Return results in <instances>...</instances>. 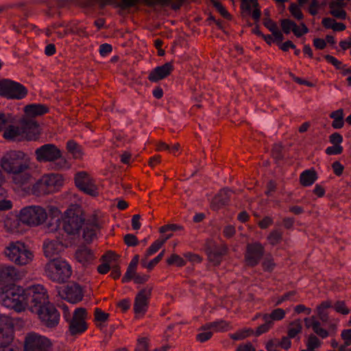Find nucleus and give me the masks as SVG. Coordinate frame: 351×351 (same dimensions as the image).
Here are the masks:
<instances>
[{"mask_svg":"<svg viewBox=\"0 0 351 351\" xmlns=\"http://www.w3.org/2000/svg\"><path fill=\"white\" fill-rule=\"evenodd\" d=\"M0 167L4 172L12 175V182L19 186L27 184L32 178L29 159L21 151L5 152L0 158Z\"/></svg>","mask_w":351,"mask_h":351,"instance_id":"f257e3e1","label":"nucleus"},{"mask_svg":"<svg viewBox=\"0 0 351 351\" xmlns=\"http://www.w3.org/2000/svg\"><path fill=\"white\" fill-rule=\"evenodd\" d=\"M61 221L64 232L72 238L86 237V213L80 205H71L57 220Z\"/></svg>","mask_w":351,"mask_h":351,"instance_id":"f03ea898","label":"nucleus"},{"mask_svg":"<svg viewBox=\"0 0 351 351\" xmlns=\"http://www.w3.org/2000/svg\"><path fill=\"white\" fill-rule=\"evenodd\" d=\"M0 304L16 312L25 311L27 302L25 300L24 289L14 285L1 287Z\"/></svg>","mask_w":351,"mask_h":351,"instance_id":"7ed1b4c3","label":"nucleus"},{"mask_svg":"<svg viewBox=\"0 0 351 351\" xmlns=\"http://www.w3.org/2000/svg\"><path fill=\"white\" fill-rule=\"evenodd\" d=\"M36 159L39 162H51V169L62 170L68 169L69 165L62 157L60 149L54 144H45L35 150Z\"/></svg>","mask_w":351,"mask_h":351,"instance_id":"20e7f679","label":"nucleus"},{"mask_svg":"<svg viewBox=\"0 0 351 351\" xmlns=\"http://www.w3.org/2000/svg\"><path fill=\"white\" fill-rule=\"evenodd\" d=\"M72 273L71 265L62 258H52L45 266V276L57 283L66 282L71 278Z\"/></svg>","mask_w":351,"mask_h":351,"instance_id":"39448f33","label":"nucleus"},{"mask_svg":"<svg viewBox=\"0 0 351 351\" xmlns=\"http://www.w3.org/2000/svg\"><path fill=\"white\" fill-rule=\"evenodd\" d=\"M3 254L8 260L19 266L29 264L34 259V254L22 242H10L4 249Z\"/></svg>","mask_w":351,"mask_h":351,"instance_id":"423d86ee","label":"nucleus"},{"mask_svg":"<svg viewBox=\"0 0 351 351\" xmlns=\"http://www.w3.org/2000/svg\"><path fill=\"white\" fill-rule=\"evenodd\" d=\"M63 178L60 174H44L32 187V194L43 196L55 193L63 185Z\"/></svg>","mask_w":351,"mask_h":351,"instance_id":"0eeeda50","label":"nucleus"},{"mask_svg":"<svg viewBox=\"0 0 351 351\" xmlns=\"http://www.w3.org/2000/svg\"><path fill=\"white\" fill-rule=\"evenodd\" d=\"M25 291V300L27 302V307L32 312L50 304L47 289L42 285H34L27 288Z\"/></svg>","mask_w":351,"mask_h":351,"instance_id":"6e6552de","label":"nucleus"},{"mask_svg":"<svg viewBox=\"0 0 351 351\" xmlns=\"http://www.w3.org/2000/svg\"><path fill=\"white\" fill-rule=\"evenodd\" d=\"M63 317L69 322V332L72 335H79L84 332L87 325L86 319L87 316L86 309L84 308H77L73 313V317L71 318V313L66 306H63Z\"/></svg>","mask_w":351,"mask_h":351,"instance_id":"1a4fd4ad","label":"nucleus"},{"mask_svg":"<svg viewBox=\"0 0 351 351\" xmlns=\"http://www.w3.org/2000/svg\"><path fill=\"white\" fill-rule=\"evenodd\" d=\"M47 219L46 210L40 206H29L22 208L19 213V219L23 223L32 226H38Z\"/></svg>","mask_w":351,"mask_h":351,"instance_id":"9d476101","label":"nucleus"},{"mask_svg":"<svg viewBox=\"0 0 351 351\" xmlns=\"http://www.w3.org/2000/svg\"><path fill=\"white\" fill-rule=\"evenodd\" d=\"M27 94V88L21 84L8 79L0 80V96L8 99H22Z\"/></svg>","mask_w":351,"mask_h":351,"instance_id":"9b49d317","label":"nucleus"},{"mask_svg":"<svg viewBox=\"0 0 351 351\" xmlns=\"http://www.w3.org/2000/svg\"><path fill=\"white\" fill-rule=\"evenodd\" d=\"M14 325L6 315H0V351H16L10 345L13 339Z\"/></svg>","mask_w":351,"mask_h":351,"instance_id":"f8f14e48","label":"nucleus"},{"mask_svg":"<svg viewBox=\"0 0 351 351\" xmlns=\"http://www.w3.org/2000/svg\"><path fill=\"white\" fill-rule=\"evenodd\" d=\"M23 351H52V343L45 336L29 332L25 338Z\"/></svg>","mask_w":351,"mask_h":351,"instance_id":"ddd939ff","label":"nucleus"},{"mask_svg":"<svg viewBox=\"0 0 351 351\" xmlns=\"http://www.w3.org/2000/svg\"><path fill=\"white\" fill-rule=\"evenodd\" d=\"M33 313L38 315L41 323L47 328H55L59 324L60 313L51 303L47 304Z\"/></svg>","mask_w":351,"mask_h":351,"instance_id":"4468645a","label":"nucleus"},{"mask_svg":"<svg viewBox=\"0 0 351 351\" xmlns=\"http://www.w3.org/2000/svg\"><path fill=\"white\" fill-rule=\"evenodd\" d=\"M152 287L147 286L142 289L136 294L134 302V312L135 318L143 317L148 308L149 300L151 297Z\"/></svg>","mask_w":351,"mask_h":351,"instance_id":"2eb2a0df","label":"nucleus"},{"mask_svg":"<svg viewBox=\"0 0 351 351\" xmlns=\"http://www.w3.org/2000/svg\"><path fill=\"white\" fill-rule=\"evenodd\" d=\"M265 254V247L260 242L247 243L244 255V261L247 266H256Z\"/></svg>","mask_w":351,"mask_h":351,"instance_id":"dca6fc26","label":"nucleus"},{"mask_svg":"<svg viewBox=\"0 0 351 351\" xmlns=\"http://www.w3.org/2000/svg\"><path fill=\"white\" fill-rule=\"evenodd\" d=\"M60 297L70 303L76 304L80 302L84 296L83 290L80 285L71 282L58 289Z\"/></svg>","mask_w":351,"mask_h":351,"instance_id":"f3484780","label":"nucleus"},{"mask_svg":"<svg viewBox=\"0 0 351 351\" xmlns=\"http://www.w3.org/2000/svg\"><path fill=\"white\" fill-rule=\"evenodd\" d=\"M104 225L103 213L99 210H94L89 216V243L98 239Z\"/></svg>","mask_w":351,"mask_h":351,"instance_id":"a211bd4d","label":"nucleus"},{"mask_svg":"<svg viewBox=\"0 0 351 351\" xmlns=\"http://www.w3.org/2000/svg\"><path fill=\"white\" fill-rule=\"evenodd\" d=\"M21 278V274L14 266L2 265H0V286L6 284L10 286L12 282Z\"/></svg>","mask_w":351,"mask_h":351,"instance_id":"6ab92c4d","label":"nucleus"},{"mask_svg":"<svg viewBox=\"0 0 351 351\" xmlns=\"http://www.w3.org/2000/svg\"><path fill=\"white\" fill-rule=\"evenodd\" d=\"M173 70V63L171 62H166L153 69L148 75V80L152 82H157L170 75Z\"/></svg>","mask_w":351,"mask_h":351,"instance_id":"aec40b11","label":"nucleus"},{"mask_svg":"<svg viewBox=\"0 0 351 351\" xmlns=\"http://www.w3.org/2000/svg\"><path fill=\"white\" fill-rule=\"evenodd\" d=\"M21 128L23 130L24 139L35 140L38 138L40 132L37 122L31 119H24L21 123Z\"/></svg>","mask_w":351,"mask_h":351,"instance_id":"412c9836","label":"nucleus"},{"mask_svg":"<svg viewBox=\"0 0 351 351\" xmlns=\"http://www.w3.org/2000/svg\"><path fill=\"white\" fill-rule=\"evenodd\" d=\"M63 243L62 241L47 239L43 243V252L48 258H52L58 255L62 250Z\"/></svg>","mask_w":351,"mask_h":351,"instance_id":"4be33fe9","label":"nucleus"},{"mask_svg":"<svg viewBox=\"0 0 351 351\" xmlns=\"http://www.w3.org/2000/svg\"><path fill=\"white\" fill-rule=\"evenodd\" d=\"M231 191L223 189L213 199L210 208L213 210H218L227 205L230 202Z\"/></svg>","mask_w":351,"mask_h":351,"instance_id":"5701e85b","label":"nucleus"},{"mask_svg":"<svg viewBox=\"0 0 351 351\" xmlns=\"http://www.w3.org/2000/svg\"><path fill=\"white\" fill-rule=\"evenodd\" d=\"M228 252V247L226 245H222L220 247H216L213 250H208L207 251L208 258L210 263L213 265H219L223 258Z\"/></svg>","mask_w":351,"mask_h":351,"instance_id":"b1692460","label":"nucleus"},{"mask_svg":"<svg viewBox=\"0 0 351 351\" xmlns=\"http://www.w3.org/2000/svg\"><path fill=\"white\" fill-rule=\"evenodd\" d=\"M304 322L305 323V326L307 328H312L313 332L320 337L324 339L328 336V332L326 329L321 327L320 322L317 320L315 316L306 317L304 318Z\"/></svg>","mask_w":351,"mask_h":351,"instance_id":"393cba45","label":"nucleus"},{"mask_svg":"<svg viewBox=\"0 0 351 351\" xmlns=\"http://www.w3.org/2000/svg\"><path fill=\"white\" fill-rule=\"evenodd\" d=\"M24 112L27 118H32L46 114L48 112V108L43 104H32L26 106Z\"/></svg>","mask_w":351,"mask_h":351,"instance_id":"a878e982","label":"nucleus"},{"mask_svg":"<svg viewBox=\"0 0 351 351\" xmlns=\"http://www.w3.org/2000/svg\"><path fill=\"white\" fill-rule=\"evenodd\" d=\"M23 132L21 125L20 126L9 125L4 131L3 137L8 140L20 141L24 139Z\"/></svg>","mask_w":351,"mask_h":351,"instance_id":"bb28decb","label":"nucleus"},{"mask_svg":"<svg viewBox=\"0 0 351 351\" xmlns=\"http://www.w3.org/2000/svg\"><path fill=\"white\" fill-rule=\"evenodd\" d=\"M317 179V173L313 169L303 171L300 176V184L304 186L312 185Z\"/></svg>","mask_w":351,"mask_h":351,"instance_id":"cd10ccee","label":"nucleus"},{"mask_svg":"<svg viewBox=\"0 0 351 351\" xmlns=\"http://www.w3.org/2000/svg\"><path fill=\"white\" fill-rule=\"evenodd\" d=\"M230 328V323L223 319L208 323L202 326L204 330L213 329L215 332L227 331Z\"/></svg>","mask_w":351,"mask_h":351,"instance_id":"c85d7f7f","label":"nucleus"},{"mask_svg":"<svg viewBox=\"0 0 351 351\" xmlns=\"http://www.w3.org/2000/svg\"><path fill=\"white\" fill-rule=\"evenodd\" d=\"M66 148L68 153L75 159H80L83 156L81 146L73 140H69L66 142Z\"/></svg>","mask_w":351,"mask_h":351,"instance_id":"c756f323","label":"nucleus"},{"mask_svg":"<svg viewBox=\"0 0 351 351\" xmlns=\"http://www.w3.org/2000/svg\"><path fill=\"white\" fill-rule=\"evenodd\" d=\"M75 182L80 190L88 194V174L86 172L77 173L75 177Z\"/></svg>","mask_w":351,"mask_h":351,"instance_id":"7c9ffc66","label":"nucleus"},{"mask_svg":"<svg viewBox=\"0 0 351 351\" xmlns=\"http://www.w3.org/2000/svg\"><path fill=\"white\" fill-rule=\"evenodd\" d=\"M343 110L340 108L335 110L330 114V117L333 119L332 127L335 129H340L343 127Z\"/></svg>","mask_w":351,"mask_h":351,"instance_id":"2f4dec72","label":"nucleus"},{"mask_svg":"<svg viewBox=\"0 0 351 351\" xmlns=\"http://www.w3.org/2000/svg\"><path fill=\"white\" fill-rule=\"evenodd\" d=\"M332 306L330 301H324L317 307V313L319 319L323 322H328L329 319L328 313L326 310Z\"/></svg>","mask_w":351,"mask_h":351,"instance_id":"473e14b6","label":"nucleus"},{"mask_svg":"<svg viewBox=\"0 0 351 351\" xmlns=\"http://www.w3.org/2000/svg\"><path fill=\"white\" fill-rule=\"evenodd\" d=\"M75 258L76 261L83 266H86L88 264V247L86 244L80 245L77 249Z\"/></svg>","mask_w":351,"mask_h":351,"instance_id":"72a5a7b5","label":"nucleus"},{"mask_svg":"<svg viewBox=\"0 0 351 351\" xmlns=\"http://www.w3.org/2000/svg\"><path fill=\"white\" fill-rule=\"evenodd\" d=\"M302 322L300 319H295L289 324L288 328V336L289 338H294L302 331Z\"/></svg>","mask_w":351,"mask_h":351,"instance_id":"f704fd0d","label":"nucleus"},{"mask_svg":"<svg viewBox=\"0 0 351 351\" xmlns=\"http://www.w3.org/2000/svg\"><path fill=\"white\" fill-rule=\"evenodd\" d=\"M339 6V4L338 3H335L333 1L330 3V13L337 19H345L346 17V12Z\"/></svg>","mask_w":351,"mask_h":351,"instance_id":"c9c22d12","label":"nucleus"},{"mask_svg":"<svg viewBox=\"0 0 351 351\" xmlns=\"http://www.w3.org/2000/svg\"><path fill=\"white\" fill-rule=\"evenodd\" d=\"M267 239L270 245H276L282 240V232L278 230H274L270 232Z\"/></svg>","mask_w":351,"mask_h":351,"instance_id":"e433bc0d","label":"nucleus"},{"mask_svg":"<svg viewBox=\"0 0 351 351\" xmlns=\"http://www.w3.org/2000/svg\"><path fill=\"white\" fill-rule=\"evenodd\" d=\"M109 316V313H105L101 308H96L94 312V321L99 322L97 326L101 327V324L108 319Z\"/></svg>","mask_w":351,"mask_h":351,"instance_id":"4c0bfd02","label":"nucleus"},{"mask_svg":"<svg viewBox=\"0 0 351 351\" xmlns=\"http://www.w3.org/2000/svg\"><path fill=\"white\" fill-rule=\"evenodd\" d=\"M263 319L265 324L259 326L255 332L256 336H259L265 332H267L273 326L274 323L271 320L267 319V314L263 315Z\"/></svg>","mask_w":351,"mask_h":351,"instance_id":"58836bf2","label":"nucleus"},{"mask_svg":"<svg viewBox=\"0 0 351 351\" xmlns=\"http://www.w3.org/2000/svg\"><path fill=\"white\" fill-rule=\"evenodd\" d=\"M165 254V250H162L160 254L154 258L153 260L149 261L147 264L146 263L145 258L141 260V264L143 267L147 268L149 270H152L162 258Z\"/></svg>","mask_w":351,"mask_h":351,"instance_id":"ea45409f","label":"nucleus"},{"mask_svg":"<svg viewBox=\"0 0 351 351\" xmlns=\"http://www.w3.org/2000/svg\"><path fill=\"white\" fill-rule=\"evenodd\" d=\"M262 267L265 271L271 272L274 270L276 264L271 254H269L264 258Z\"/></svg>","mask_w":351,"mask_h":351,"instance_id":"a19ab883","label":"nucleus"},{"mask_svg":"<svg viewBox=\"0 0 351 351\" xmlns=\"http://www.w3.org/2000/svg\"><path fill=\"white\" fill-rule=\"evenodd\" d=\"M167 263L169 265H176L178 267H182L186 265V261L176 254H172L167 260Z\"/></svg>","mask_w":351,"mask_h":351,"instance_id":"79ce46f5","label":"nucleus"},{"mask_svg":"<svg viewBox=\"0 0 351 351\" xmlns=\"http://www.w3.org/2000/svg\"><path fill=\"white\" fill-rule=\"evenodd\" d=\"M254 332L253 330L248 328V329H243L239 331H237V332L230 335V338L233 340H241L244 339L245 338L250 336Z\"/></svg>","mask_w":351,"mask_h":351,"instance_id":"37998d69","label":"nucleus"},{"mask_svg":"<svg viewBox=\"0 0 351 351\" xmlns=\"http://www.w3.org/2000/svg\"><path fill=\"white\" fill-rule=\"evenodd\" d=\"M165 243V241H160V239L156 240L147 249L145 254V259L148 258V256L154 254Z\"/></svg>","mask_w":351,"mask_h":351,"instance_id":"c03bdc74","label":"nucleus"},{"mask_svg":"<svg viewBox=\"0 0 351 351\" xmlns=\"http://www.w3.org/2000/svg\"><path fill=\"white\" fill-rule=\"evenodd\" d=\"M267 319L271 320H281L285 316V311L282 308H276L271 311L270 314H267Z\"/></svg>","mask_w":351,"mask_h":351,"instance_id":"a18cd8bd","label":"nucleus"},{"mask_svg":"<svg viewBox=\"0 0 351 351\" xmlns=\"http://www.w3.org/2000/svg\"><path fill=\"white\" fill-rule=\"evenodd\" d=\"M211 3L223 17L227 19H231V15L220 2L216 0H211Z\"/></svg>","mask_w":351,"mask_h":351,"instance_id":"49530a36","label":"nucleus"},{"mask_svg":"<svg viewBox=\"0 0 351 351\" xmlns=\"http://www.w3.org/2000/svg\"><path fill=\"white\" fill-rule=\"evenodd\" d=\"M134 351H149V339L147 337L138 339Z\"/></svg>","mask_w":351,"mask_h":351,"instance_id":"de8ad7c7","label":"nucleus"},{"mask_svg":"<svg viewBox=\"0 0 351 351\" xmlns=\"http://www.w3.org/2000/svg\"><path fill=\"white\" fill-rule=\"evenodd\" d=\"M73 31L79 36L86 37L87 36L86 23L83 22L75 23L73 26Z\"/></svg>","mask_w":351,"mask_h":351,"instance_id":"09e8293b","label":"nucleus"},{"mask_svg":"<svg viewBox=\"0 0 351 351\" xmlns=\"http://www.w3.org/2000/svg\"><path fill=\"white\" fill-rule=\"evenodd\" d=\"M283 147L281 144H275L271 150V154L274 159L280 160L284 158L282 154Z\"/></svg>","mask_w":351,"mask_h":351,"instance_id":"8fccbe9b","label":"nucleus"},{"mask_svg":"<svg viewBox=\"0 0 351 351\" xmlns=\"http://www.w3.org/2000/svg\"><path fill=\"white\" fill-rule=\"evenodd\" d=\"M320 346L319 339L314 335H311L308 337L306 346L308 350L314 351L315 348H318Z\"/></svg>","mask_w":351,"mask_h":351,"instance_id":"3c124183","label":"nucleus"},{"mask_svg":"<svg viewBox=\"0 0 351 351\" xmlns=\"http://www.w3.org/2000/svg\"><path fill=\"white\" fill-rule=\"evenodd\" d=\"M335 310L342 315H348L350 313V310L346 306L344 301H337L334 305Z\"/></svg>","mask_w":351,"mask_h":351,"instance_id":"603ef678","label":"nucleus"},{"mask_svg":"<svg viewBox=\"0 0 351 351\" xmlns=\"http://www.w3.org/2000/svg\"><path fill=\"white\" fill-rule=\"evenodd\" d=\"M295 25V23L290 19H282L281 21V27L285 34H288L290 33L292 28Z\"/></svg>","mask_w":351,"mask_h":351,"instance_id":"864d4df0","label":"nucleus"},{"mask_svg":"<svg viewBox=\"0 0 351 351\" xmlns=\"http://www.w3.org/2000/svg\"><path fill=\"white\" fill-rule=\"evenodd\" d=\"M119 258V256L118 254H117L114 252L110 250L102 255L101 260L110 264V263L112 261H116Z\"/></svg>","mask_w":351,"mask_h":351,"instance_id":"5fc2aeb1","label":"nucleus"},{"mask_svg":"<svg viewBox=\"0 0 351 351\" xmlns=\"http://www.w3.org/2000/svg\"><path fill=\"white\" fill-rule=\"evenodd\" d=\"M54 34H56L58 38H62L66 36L69 34V29L65 27H63L62 25H56L54 24Z\"/></svg>","mask_w":351,"mask_h":351,"instance_id":"6e6d98bb","label":"nucleus"},{"mask_svg":"<svg viewBox=\"0 0 351 351\" xmlns=\"http://www.w3.org/2000/svg\"><path fill=\"white\" fill-rule=\"evenodd\" d=\"M289 10L291 14L298 20L303 19V14L300 8L295 3H291L289 8Z\"/></svg>","mask_w":351,"mask_h":351,"instance_id":"4d7b16f0","label":"nucleus"},{"mask_svg":"<svg viewBox=\"0 0 351 351\" xmlns=\"http://www.w3.org/2000/svg\"><path fill=\"white\" fill-rule=\"evenodd\" d=\"M300 26L302 27L301 29H300L299 27L295 23V25L293 27L292 32L297 37H301L302 35L306 34L308 32V29L306 26V25L304 23H302L300 24Z\"/></svg>","mask_w":351,"mask_h":351,"instance_id":"13d9d810","label":"nucleus"},{"mask_svg":"<svg viewBox=\"0 0 351 351\" xmlns=\"http://www.w3.org/2000/svg\"><path fill=\"white\" fill-rule=\"evenodd\" d=\"M125 243L128 246H136L138 244V240L134 234H128L123 238Z\"/></svg>","mask_w":351,"mask_h":351,"instance_id":"bf43d9fd","label":"nucleus"},{"mask_svg":"<svg viewBox=\"0 0 351 351\" xmlns=\"http://www.w3.org/2000/svg\"><path fill=\"white\" fill-rule=\"evenodd\" d=\"M99 195V188L95 183V182L89 178V196L93 197H98Z\"/></svg>","mask_w":351,"mask_h":351,"instance_id":"052dcab7","label":"nucleus"},{"mask_svg":"<svg viewBox=\"0 0 351 351\" xmlns=\"http://www.w3.org/2000/svg\"><path fill=\"white\" fill-rule=\"evenodd\" d=\"M326 154L328 155H337L343 152V147L341 145H333L326 149Z\"/></svg>","mask_w":351,"mask_h":351,"instance_id":"680f3d73","label":"nucleus"},{"mask_svg":"<svg viewBox=\"0 0 351 351\" xmlns=\"http://www.w3.org/2000/svg\"><path fill=\"white\" fill-rule=\"evenodd\" d=\"M182 230V227L177 224L171 223L162 226L160 228L159 231L160 233H165L167 231H177Z\"/></svg>","mask_w":351,"mask_h":351,"instance_id":"e2e57ef3","label":"nucleus"},{"mask_svg":"<svg viewBox=\"0 0 351 351\" xmlns=\"http://www.w3.org/2000/svg\"><path fill=\"white\" fill-rule=\"evenodd\" d=\"M136 268H132L130 266H128L127 271L122 278V282H126L133 279L136 274Z\"/></svg>","mask_w":351,"mask_h":351,"instance_id":"0e129e2a","label":"nucleus"},{"mask_svg":"<svg viewBox=\"0 0 351 351\" xmlns=\"http://www.w3.org/2000/svg\"><path fill=\"white\" fill-rule=\"evenodd\" d=\"M184 256L190 262L193 263H200L202 261V258L197 254L191 252H187L184 254Z\"/></svg>","mask_w":351,"mask_h":351,"instance_id":"69168bd1","label":"nucleus"},{"mask_svg":"<svg viewBox=\"0 0 351 351\" xmlns=\"http://www.w3.org/2000/svg\"><path fill=\"white\" fill-rule=\"evenodd\" d=\"M329 141L332 145H341L343 137L339 133L335 132L329 136Z\"/></svg>","mask_w":351,"mask_h":351,"instance_id":"338daca9","label":"nucleus"},{"mask_svg":"<svg viewBox=\"0 0 351 351\" xmlns=\"http://www.w3.org/2000/svg\"><path fill=\"white\" fill-rule=\"evenodd\" d=\"M263 25L271 32H274L278 28L276 23L273 21L270 17H264Z\"/></svg>","mask_w":351,"mask_h":351,"instance_id":"774afa93","label":"nucleus"}]
</instances>
